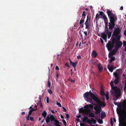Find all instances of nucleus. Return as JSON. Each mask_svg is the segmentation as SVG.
<instances>
[{
	"mask_svg": "<svg viewBox=\"0 0 126 126\" xmlns=\"http://www.w3.org/2000/svg\"><path fill=\"white\" fill-rule=\"evenodd\" d=\"M83 97L87 102L92 101L91 98L92 99L98 104H94L95 106L94 108V109L95 110V113L96 114H98L100 112L101 110V107H102V102L100 100L97 94H94L90 91L89 92L85 93L83 94Z\"/></svg>",
	"mask_w": 126,
	"mask_h": 126,
	"instance_id": "f257e3e1",
	"label": "nucleus"
},
{
	"mask_svg": "<svg viewBox=\"0 0 126 126\" xmlns=\"http://www.w3.org/2000/svg\"><path fill=\"white\" fill-rule=\"evenodd\" d=\"M120 39L119 36L116 39L113 37L111 39V42L109 41L107 45L108 50L109 51H110L114 47L115 44V46L119 48L121 47L122 45V43L120 41Z\"/></svg>",
	"mask_w": 126,
	"mask_h": 126,
	"instance_id": "f03ea898",
	"label": "nucleus"
},
{
	"mask_svg": "<svg viewBox=\"0 0 126 126\" xmlns=\"http://www.w3.org/2000/svg\"><path fill=\"white\" fill-rule=\"evenodd\" d=\"M110 84L111 89L114 91L113 92H112L111 91H110L111 93L114 94L116 98H118L120 96L121 94V91L120 89L118 88L117 86H114L113 82L112 80L111 81Z\"/></svg>",
	"mask_w": 126,
	"mask_h": 126,
	"instance_id": "7ed1b4c3",
	"label": "nucleus"
},
{
	"mask_svg": "<svg viewBox=\"0 0 126 126\" xmlns=\"http://www.w3.org/2000/svg\"><path fill=\"white\" fill-rule=\"evenodd\" d=\"M109 17L110 22L108 23V26L109 27V29L111 30L114 28L115 26L114 22L115 20H116L117 18V17L115 15H112Z\"/></svg>",
	"mask_w": 126,
	"mask_h": 126,
	"instance_id": "20e7f679",
	"label": "nucleus"
},
{
	"mask_svg": "<svg viewBox=\"0 0 126 126\" xmlns=\"http://www.w3.org/2000/svg\"><path fill=\"white\" fill-rule=\"evenodd\" d=\"M104 14V13L103 12V19H104L105 23V32L107 33V35L108 38L109 39L110 38L111 36V32L108 31L109 28H108V20L106 16Z\"/></svg>",
	"mask_w": 126,
	"mask_h": 126,
	"instance_id": "39448f33",
	"label": "nucleus"
},
{
	"mask_svg": "<svg viewBox=\"0 0 126 126\" xmlns=\"http://www.w3.org/2000/svg\"><path fill=\"white\" fill-rule=\"evenodd\" d=\"M120 33V29L119 28H117L115 29L113 32V34L111 37V39H112L113 37H114L115 39L117 38L118 37H120L121 38V36L119 34Z\"/></svg>",
	"mask_w": 126,
	"mask_h": 126,
	"instance_id": "423d86ee",
	"label": "nucleus"
},
{
	"mask_svg": "<svg viewBox=\"0 0 126 126\" xmlns=\"http://www.w3.org/2000/svg\"><path fill=\"white\" fill-rule=\"evenodd\" d=\"M116 110H117V113L118 114V115H119V116H120L121 117V118L119 117V122H120V118L122 119V118H126V111L125 110L124 112L123 113V114H121L120 112H119V111H118V108H117Z\"/></svg>",
	"mask_w": 126,
	"mask_h": 126,
	"instance_id": "0eeeda50",
	"label": "nucleus"
},
{
	"mask_svg": "<svg viewBox=\"0 0 126 126\" xmlns=\"http://www.w3.org/2000/svg\"><path fill=\"white\" fill-rule=\"evenodd\" d=\"M92 63L97 66L99 70V72H101L102 71V66L100 63L97 64L95 62H94Z\"/></svg>",
	"mask_w": 126,
	"mask_h": 126,
	"instance_id": "6e6552de",
	"label": "nucleus"
},
{
	"mask_svg": "<svg viewBox=\"0 0 126 126\" xmlns=\"http://www.w3.org/2000/svg\"><path fill=\"white\" fill-rule=\"evenodd\" d=\"M99 14H97L95 16V20L97 21L100 18H102V11H99Z\"/></svg>",
	"mask_w": 126,
	"mask_h": 126,
	"instance_id": "1a4fd4ad",
	"label": "nucleus"
},
{
	"mask_svg": "<svg viewBox=\"0 0 126 126\" xmlns=\"http://www.w3.org/2000/svg\"><path fill=\"white\" fill-rule=\"evenodd\" d=\"M98 55L97 53L96 52V51L94 50L93 51L91 56L93 58H96Z\"/></svg>",
	"mask_w": 126,
	"mask_h": 126,
	"instance_id": "9d476101",
	"label": "nucleus"
},
{
	"mask_svg": "<svg viewBox=\"0 0 126 126\" xmlns=\"http://www.w3.org/2000/svg\"><path fill=\"white\" fill-rule=\"evenodd\" d=\"M84 108H90L91 109H93V106L91 104H87L84 107Z\"/></svg>",
	"mask_w": 126,
	"mask_h": 126,
	"instance_id": "9b49d317",
	"label": "nucleus"
},
{
	"mask_svg": "<svg viewBox=\"0 0 126 126\" xmlns=\"http://www.w3.org/2000/svg\"><path fill=\"white\" fill-rule=\"evenodd\" d=\"M85 110V109H83V108L80 109L79 110V112L80 113H83V115H84L85 114V112L84 111Z\"/></svg>",
	"mask_w": 126,
	"mask_h": 126,
	"instance_id": "f8f14e48",
	"label": "nucleus"
},
{
	"mask_svg": "<svg viewBox=\"0 0 126 126\" xmlns=\"http://www.w3.org/2000/svg\"><path fill=\"white\" fill-rule=\"evenodd\" d=\"M50 120L51 122H52L53 121L54 122H55L56 121V120H57L56 119L55 117L53 116V115H50Z\"/></svg>",
	"mask_w": 126,
	"mask_h": 126,
	"instance_id": "ddd939ff",
	"label": "nucleus"
},
{
	"mask_svg": "<svg viewBox=\"0 0 126 126\" xmlns=\"http://www.w3.org/2000/svg\"><path fill=\"white\" fill-rule=\"evenodd\" d=\"M97 34L98 36L101 37V38H100V40L101 44H102V32L101 33V34L99 33H97Z\"/></svg>",
	"mask_w": 126,
	"mask_h": 126,
	"instance_id": "4468645a",
	"label": "nucleus"
},
{
	"mask_svg": "<svg viewBox=\"0 0 126 126\" xmlns=\"http://www.w3.org/2000/svg\"><path fill=\"white\" fill-rule=\"evenodd\" d=\"M113 74L115 78V79H119V76L117 72H116L114 73Z\"/></svg>",
	"mask_w": 126,
	"mask_h": 126,
	"instance_id": "2eb2a0df",
	"label": "nucleus"
},
{
	"mask_svg": "<svg viewBox=\"0 0 126 126\" xmlns=\"http://www.w3.org/2000/svg\"><path fill=\"white\" fill-rule=\"evenodd\" d=\"M107 14L109 17L112 16L114 15L111 12L110 10H108L107 12Z\"/></svg>",
	"mask_w": 126,
	"mask_h": 126,
	"instance_id": "dca6fc26",
	"label": "nucleus"
},
{
	"mask_svg": "<svg viewBox=\"0 0 126 126\" xmlns=\"http://www.w3.org/2000/svg\"><path fill=\"white\" fill-rule=\"evenodd\" d=\"M105 95L107 100H108L109 98L108 93L107 92V93L105 94V92L103 91V96Z\"/></svg>",
	"mask_w": 126,
	"mask_h": 126,
	"instance_id": "f3484780",
	"label": "nucleus"
},
{
	"mask_svg": "<svg viewBox=\"0 0 126 126\" xmlns=\"http://www.w3.org/2000/svg\"><path fill=\"white\" fill-rule=\"evenodd\" d=\"M108 67L109 71L111 72H112L113 71V70L115 68L112 66H108Z\"/></svg>",
	"mask_w": 126,
	"mask_h": 126,
	"instance_id": "a211bd4d",
	"label": "nucleus"
},
{
	"mask_svg": "<svg viewBox=\"0 0 126 126\" xmlns=\"http://www.w3.org/2000/svg\"><path fill=\"white\" fill-rule=\"evenodd\" d=\"M85 110V113L86 115L88 114L91 111V110L89 108H86Z\"/></svg>",
	"mask_w": 126,
	"mask_h": 126,
	"instance_id": "6ab92c4d",
	"label": "nucleus"
},
{
	"mask_svg": "<svg viewBox=\"0 0 126 126\" xmlns=\"http://www.w3.org/2000/svg\"><path fill=\"white\" fill-rule=\"evenodd\" d=\"M50 118L49 116H47V117L46 120V123L47 124L50 122Z\"/></svg>",
	"mask_w": 126,
	"mask_h": 126,
	"instance_id": "aec40b11",
	"label": "nucleus"
},
{
	"mask_svg": "<svg viewBox=\"0 0 126 126\" xmlns=\"http://www.w3.org/2000/svg\"><path fill=\"white\" fill-rule=\"evenodd\" d=\"M113 103L116 105H117L118 107H121V102L118 103L116 102L115 101L113 102Z\"/></svg>",
	"mask_w": 126,
	"mask_h": 126,
	"instance_id": "412c9836",
	"label": "nucleus"
},
{
	"mask_svg": "<svg viewBox=\"0 0 126 126\" xmlns=\"http://www.w3.org/2000/svg\"><path fill=\"white\" fill-rule=\"evenodd\" d=\"M77 63V62L76 63L72 62V63H71L70 64H71V65H72L74 68H75L76 67V66Z\"/></svg>",
	"mask_w": 126,
	"mask_h": 126,
	"instance_id": "4be33fe9",
	"label": "nucleus"
},
{
	"mask_svg": "<svg viewBox=\"0 0 126 126\" xmlns=\"http://www.w3.org/2000/svg\"><path fill=\"white\" fill-rule=\"evenodd\" d=\"M89 117H94L95 115L94 113L92 112H91L89 113Z\"/></svg>",
	"mask_w": 126,
	"mask_h": 126,
	"instance_id": "5701e85b",
	"label": "nucleus"
},
{
	"mask_svg": "<svg viewBox=\"0 0 126 126\" xmlns=\"http://www.w3.org/2000/svg\"><path fill=\"white\" fill-rule=\"evenodd\" d=\"M55 123H54V125L55 126H60L59 124V121L57 120H56L55 122Z\"/></svg>",
	"mask_w": 126,
	"mask_h": 126,
	"instance_id": "b1692460",
	"label": "nucleus"
},
{
	"mask_svg": "<svg viewBox=\"0 0 126 126\" xmlns=\"http://www.w3.org/2000/svg\"><path fill=\"white\" fill-rule=\"evenodd\" d=\"M47 113L46 111H44L42 113L41 115L43 116L44 117H45L47 115Z\"/></svg>",
	"mask_w": 126,
	"mask_h": 126,
	"instance_id": "393cba45",
	"label": "nucleus"
},
{
	"mask_svg": "<svg viewBox=\"0 0 126 126\" xmlns=\"http://www.w3.org/2000/svg\"><path fill=\"white\" fill-rule=\"evenodd\" d=\"M119 79H115L114 81V83L116 84H117L119 82Z\"/></svg>",
	"mask_w": 126,
	"mask_h": 126,
	"instance_id": "a878e982",
	"label": "nucleus"
},
{
	"mask_svg": "<svg viewBox=\"0 0 126 126\" xmlns=\"http://www.w3.org/2000/svg\"><path fill=\"white\" fill-rule=\"evenodd\" d=\"M84 19L83 18H82L80 20V22L79 23V24L81 25V24L83 23L84 22Z\"/></svg>",
	"mask_w": 126,
	"mask_h": 126,
	"instance_id": "bb28decb",
	"label": "nucleus"
},
{
	"mask_svg": "<svg viewBox=\"0 0 126 126\" xmlns=\"http://www.w3.org/2000/svg\"><path fill=\"white\" fill-rule=\"evenodd\" d=\"M110 60V63H112V62L114 61L115 60V58L114 57H111Z\"/></svg>",
	"mask_w": 126,
	"mask_h": 126,
	"instance_id": "cd10ccee",
	"label": "nucleus"
},
{
	"mask_svg": "<svg viewBox=\"0 0 126 126\" xmlns=\"http://www.w3.org/2000/svg\"><path fill=\"white\" fill-rule=\"evenodd\" d=\"M87 119H88V117H87L85 116L83 118V121L84 122H87Z\"/></svg>",
	"mask_w": 126,
	"mask_h": 126,
	"instance_id": "c85d7f7f",
	"label": "nucleus"
},
{
	"mask_svg": "<svg viewBox=\"0 0 126 126\" xmlns=\"http://www.w3.org/2000/svg\"><path fill=\"white\" fill-rule=\"evenodd\" d=\"M85 24L86 26L85 28L86 29H87L88 30L89 29V23H85Z\"/></svg>",
	"mask_w": 126,
	"mask_h": 126,
	"instance_id": "c756f323",
	"label": "nucleus"
},
{
	"mask_svg": "<svg viewBox=\"0 0 126 126\" xmlns=\"http://www.w3.org/2000/svg\"><path fill=\"white\" fill-rule=\"evenodd\" d=\"M87 122L89 123L90 125H91L92 124V121L90 119H89L88 118V119L87 120Z\"/></svg>",
	"mask_w": 126,
	"mask_h": 126,
	"instance_id": "7c9ffc66",
	"label": "nucleus"
},
{
	"mask_svg": "<svg viewBox=\"0 0 126 126\" xmlns=\"http://www.w3.org/2000/svg\"><path fill=\"white\" fill-rule=\"evenodd\" d=\"M85 11H84L83 12L82 14V16L83 17L82 18H83L84 19L85 18V16H86V15L85 14Z\"/></svg>",
	"mask_w": 126,
	"mask_h": 126,
	"instance_id": "2f4dec72",
	"label": "nucleus"
},
{
	"mask_svg": "<svg viewBox=\"0 0 126 126\" xmlns=\"http://www.w3.org/2000/svg\"><path fill=\"white\" fill-rule=\"evenodd\" d=\"M100 94L101 96H102V85L101 86Z\"/></svg>",
	"mask_w": 126,
	"mask_h": 126,
	"instance_id": "473e14b6",
	"label": "nucleus"
},
{
	"mask_svg": "<svg viewBox=\"0 0 126 126\" xmlns=\"http://www.w3.org/2000/svg\"><path fill=\"white\" fill-rule=\"evenodd\" d=\"M92 121L93 123L94 124H95L96 123V121L93 118H91Z\"/></svg>",
	"mask_w": 126,
	"mask_h": 126,
	"instance_id": "72a5a7b5",
	"label": "nucleus"
},
{
	"mask_svg": "<svg viewBox=\"0 0 126 126\" xmlns=\"http://www.w3.org/2000/svg\"><path fill=\"white\" fill-rule=\"evenodd\" d=\"M124 90L126 92V79L125 81V86L124 88Z\"/></svg>",
	"mask_w": 126,
	"mask_h": 126,
	"instance_id": "f704fd0d",
	"label": "nucleus"
},
{
	"mask_svg": "<svg viewBox=\"0 0 126 126\" xmlns=\"http://www.w3.org/2000/svg\"><path fill=\"white\" fill-rule=\"evenodd\" d=\"M115 49L114 50H115V51H116V52L118 50L119 48V47H117V46H115Z\"/></svg>",
	"mask_w": 126,
	"mask_h": 126,
	"instance_id": "c9c22d12",
	"label": "nucleus"
},
{
	"mask_svg": "<svg viewBox=\"0 0 126 126\" xmlns=\"http://www.w3.org/2000/svg\"><path fill=\"white\" fill-rule=\"evenodd\" d=\"M48 92L50 94H51L52 93V91L50 89H47Z\"/></svg>",
	"mask_w": 126,
	"mask_h": 126,
	"instance_id": "e433bc0d",
	"label": "nucleus"
},
{
	"mask_svg": "<svg viewBox=\"0 0 126 126\" xmlns=\"http://www.w3.org/2000/svg\"><path fill=\"white\" fill-rule=\"evenodd\" d=\"M113 55V54H112V53L110 52L109 54V58H111L112 57V56Z\"/></svg>",
	"mask_w": 126,
	"mask_h": 126,
	"instance_id": "4c0bfd02",
	"label": "nucleus"
},
{
	"mask_svg": "<svg viewBox=\"0 0 126 126\" xmlns=\"http://www.w3.org/2000/svg\"><path fill=\"white\" fill-rule=\"evenodd\" d=\"M51 83L49 80L48 81L47 83V86L49 87H50V86Z\"/></svg>",
	"mask_w": 126,
	"mask_h": 126,
	"instance_id": "58836bf2",
	"label": "nucleus"
},
{
	"mask_svg": "<svg viewBox=\"0 0 126 126\" xmlns=\"http://www.w3.org/2000/svg\"><path fill=\"white\" fill-rule=\"evenodd\" d=\"M113 122L112 121V118H111L110 119V124H111V126H113Z\"/></svg>",
	"mask_w": 126,
	"mask_h": 126,
	"instance_id": "ea45409f",
	"label": "nucleus"
},
{
	"mask_svg": "<svg viewBox=\"0 0 126 126\" xmlns=\"http://www.w3.org/2000/svg\"><path fill=\"white\" fill-rule=\"evenodd\" d=\"M106 116V113L105 112H103V119Z\"/></svg>",
	"mask_w": 126,
	"mask_h": 126,
	"instance_id": "a19ab883",
	"label": "nucleus"
},
{
	"mask_svg": "<svg viewBox=\"0 0 126 126\" xmlns=\"http://www.w3.org/2000/svg\"><path fill=\"white\" fill-rule=\"evenodd\" d=\"M87 19H88V20H89V21L90 20V16L89 15H88L87 16Z\"/></svg>",
	"mask_w": 126,
	"mask_h": 126,
	"instance_id": "79ce46f5",
	"label": "nucleus"
},
{
	"mask_svg": "<svg viewBox=\"0 0 126 126\" xmlns=\"http://www.w3.org/2000/svg\"><path fill=\"white\" fill-rule=\"evenodd\" d=\"M111 53H112V54H113V55L116 53V51H115V50H113V51H111Z\"/></svg>",
	"mask_w": 126,
	"mask_h": 126,
	"instance_id": "37998d69",
	"label": "nucleus"
},
{
	"mask_svg": "<svg viewBox=\"0 0 126 126\" xmlns=\"http://www.w3.org/2000/svg\"><path fill=\"white\" fill-rule=\"evenodd\" d=\"M63 123H64L65 126H66V121H65V120L64 119H63Z\"/></svg>",
	"mask_w": 126,
	"mask_h": 126,
	"instance_id": "c03bdc74",
	"label": "nucleus"
},
{
	"mask_svg": "<svg viewBox=\"0 0 126 126\" xmlns=\"http://www.w3.org/2000/svg\"><path fill=\"white\" fill-rule=\"evenodd\" d=\"M56 104L58 106H59L60 107H61V105L60 103H58L57 101Z\"/></svg>",
	"mask_w": 126,
	"mask_h": 126,
	"instance_id": "a18cd8bd",
	"label": "nucleus"
},
{
	"mask_svg": "<svg viewBox=\"0 0 126 126\" xmlns=\"http://www.w3.org/2000/svg\"><path fill=\"white\" fill-rule=\"evenodd\" d=\"M62 108L63 109V111L65 112H66L67 111V110H66V109L63 107Z\"/></svg>",
	"mask_w": 126,
	"mask_h": 126,
	"instance_id": "49530a36",
	"label": "nucleus"
},
{
	"mask_svg": "<svg viewBox=\"0 0 126 126\" xmlns=\"http://www.w3.org/2000/svg\"><path fill=\"white\" fill-rule=\"evenodd\" d=\"M33 118H34L33 117H30V120L31 121H33Z\"/></svg>",
	"mask_w": 126,
	"mask_h": 126,
	"instance_id": "de8ad7c7",
	"label": "nucleus"
},
{
	"mask_svg": "<svg viewBox=\"0 0 126 126\" xmlns=\"http://www.w3.org/2000/svg\"><path fill=\"white\" fill-rule=\"evenodd\" d=\"M85 36L87 37V31H85L84 32Z\"/></svg>",
	"mask_w": 126,
	"mask_h": 126,
	"instance_id": "09e8293b",
	"label": "nucleus"
},
{
	"mask_svg": "<svg viewBox=\"0 0 126 126\" xmlns=\"http://www.w3.org/2000/svg\"><path fill=\"white\" fill-rule=\"evenodd\" d=\"M47 103H49V97H47Z\"/></svg>",
	"mask_w": 126,
	"mask_h": 126,
	"instance_id": "8fccbe9b",
	"label": "nucleus"
},
{
	"mask_svg": "<svg viewBox=\"0 0 126 126\" xmlns=\"http://www.w3.org/2000/svg\"><path fill=\"white\" fill-rule=\"evenodd\" d=\"M32 112L29 110L28 114V115H29V116L31 115L32 114Z\"/></svg>",
	"mask_w": 126,
	"mask_h": 126,
	"instance_id": "3c124183",
	"label": "nucleus"
},
{
	"mask_svg": "<svg viewBox=\"0 0 126 126\" xmlns=\"http://www.w3.org/2000/svg\"><path fill=\"white\" fill-rule=\"evenodd\" d=\"M30 116H29V115H28L26 117V119L28 120H30Z\"/></svg>",
	"mask_w": 126,
	"mask_h": 126,
	"instance_id": "603ef678",
	"label": "nucleus"
},
{
	"mask_svg": "<svg viewBox=\"0 0 126 126\" xmlns=\"http://www.w3.org/2000/svg\"><path fill=\"white\" fill-rule=\"evenodd\" d=\"M80 126H85V125L84 123H82L80 124Z\"/></svg>",
	"mask_w": 126,
	"mask_h": 126,
	"instance_id": "864d4df0",
	"label": "nucleus"
},
{
	"mask_svg": "<svg viewBox=\"0 0 126 126\" xmlns=\"http://www.w3.org/2000/svg\"><path fill=\"white\" fill-rule=\"evenodd\" d=\"M65 65L67 66L68 67H69V66L68 65V63H66L65 64Z\"/></svg>",
	"mask_w": 126,
	"mask_h": 126,
	"instance_id": "5fc2aeb1",
	"label": "nucleus"
},
{
	"mask_svg": "<svg viewBox=\"0 0 126 126\" xmlns=\"http://www.w3.org/2000/svg\"><path fill=\"white\" fill-rule=\"evenodd\" d=\"M106 105V104L103 101V108L105 107Z\"/></svg>",
	"mask_w": 126,
	"mask_h": 126,
	"instance_id": "6e6d98bb",
	"label": "nucleus"
},
{
	"mask_svg": "<svg viewBox=\"0 0 126 126\" xmlns=\"http://www.w3.org/2000/svg\"><path fill=\"white\" fill-rule=\"evenodd\" d=\"M77 58L78 59H80L81 58V57L79 55L77 56Z\"/></svg>",
	"mask_w": 126,
	"mask_h": 126,
	"instance_id": "4d7b16f0",
	"label": "nucleus"
},
{
	"mask_svg": "<svg viewBox=\"0 0 126 126\" xmlns=\"http://www.w3.org/2000/svg\"><path fill=\"white\" fill-rule=\"evenodd\" d=\"M55 69L56 70H59V68L58 67V66H56L55 68Z\"/></svg>",
	"mask_w": 126,
	"mask_h": 126,
	"instance_id": "13d9d810",
	"label": "nucleus"
},
{
	"mask_svg": "<svg viewBox=\"0 0 126 126\" xmlns=\"http://www.w3.org/2000/svg\"><path fill=\"white\" fill-rule=\"evenodd\" d=\"M70 81L71 82H75V80H73L72 79H70Z\"/></svg>",
	"mask_w": 126,
	"mask_h": 126,
	"instance_id": "bf43d9fd",
	"label": "nucleus"
},
{
	"mask_svg": "<svg viewBox=\"0 0 126 126\" xmlns=\"http://www.w3.org/2000/svg\"><path fill=\"white\" fill-rule=\"evenodd\" d=\"M32 109V110L33 111H35L36 110H37V108H36L35 109H33L32 108V109Z\"/></svg>",
	"mask_w": 126,
	"mask_h": 126,
	"instance_id": "052dcab7",
	"label": "nucleus"
},
{
	"mask_svg": "<svg viewBox=\"0 0 126 126\" xmlns=\"http://www.w3.org/2000/svg\"><path fill=\"white\" fill-rule=\"evenodd\" d=\"M100 117L102 119V112H101V113Z\"/></svg>",
	"mask_w": 126,
	"mask_h": 126,
	"instance_id": "680f3d73",
	"label": "nucleus"
},
{
	"mask_svg": "<svg viewBox=\"0 0 126 126\" xmlns=\"http://www.w3.org/2000/svg\"><path fill=\"white\" fill-rule=\"evenodd\" d=\"M66 118H69V115L68 114H66Z\"/></svg>",
	"mask_w": 126,
	"mask_h": 126,
	"instance_id": "e2e57ef3",
	"label": "nucleus"
},
{
	"mask_svg": "<svg viewBox=\"0 0 126 126\" xmlns=\"http://www.w3.org/2000/svg\"><path fill=\"white\" fill-rule=\"evenodd\" d=\"M81 117V115H78L77 116V117L78 118H79Z\"/></svg>",
	"mask_w": 126,
	"mask_h": 126,
	"instance_id": "0e129e2a",
	"label": "nucleus"
},
{
	"mask_svg": "<svg viewBox=\"0 0 126 126\" xmlns=\"http://www.w3.org/2000/svg\"><path fill=\"white\" fill-rule=\"evenodd\" d=\"M60 117L62 119H64L63 116L62 115H61Z\"/></svg>",
	"mask_w": 126,
	"mask_h": 126,
	"instance_id": "69168bd1",
	"label": "nucleus"
},
{
	"mask_svg": "<svg viewBox=\"0 0 126 126\" xmlns=\"http://www.w3.org/2000/svg\"><path fill=\"white\" fill-rule=\"evenodd\" d=\"M123 104H126V100H125L123 101Z\"/></svg>",
	"mask_w": 126,
	"mask_h": 126,
	"instance_id": "338daca9",
	"label": "nucleus"
},
{
	"mask_svg": "<svg viewBox=\"0 0 126 126\" xmlns=\"http://www.w3.org/2000/svg\"><path fill=\"white\" fill-rule=\"evenodd\" d=\"M124 34L126 36V30L124 32Z\"/></svg>",
	"mask_w": 126,
	"mask_h": 126,
	"instance_id": "774afa93",
	"label": "nucleus"
}]
</instances>
